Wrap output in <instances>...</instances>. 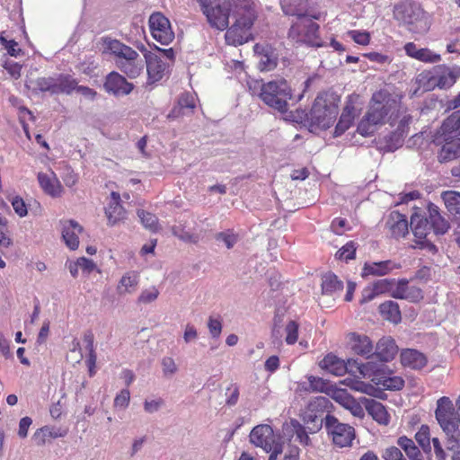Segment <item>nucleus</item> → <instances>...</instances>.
I'll return each mask as SVG.
<instances>
[{"instance_id": "1", "label": "nucleus", "mask_w": 460, "mask_h": 460, "mask_svg": "<svg viewBox=\"0 0 460 460\" xmlns=\"http://www.w3.org/2000/svg\"><path fill=\"white\" fill-rule=\"evenodd\" d=\"M341 96L333 91L320 93L309 112L303 111L311 126L326 129L335 121L339 113Z\"/></svg>"}, {"instance_id": "2", "label": "nucleus", "mask_w": 460, "mask_h": 460, "mask_svg": "<svg viewBox=\"0 0 460 460\" xmlns=\"http://www.w3.org/2000/svg\"><path fill=\"white\" fill-rule=\"evenodd\" d=\"M137 48L144 53L146 66L147 81L146 87L155 84L170 75L171 66L174 61V52L172 48L163 49L155 46L160 54L148 51L143 44L137 46Z\"/></svg>"}, {"instance_id": "3", "label": "nucleus", "mask_w": 460, "mask_h": 460, "mask_svg": "<svg viewBox=\"0 0 460 460\" xmlns=\"http://www.w3.org/2000/svg\"><path fill=\"white\" fill-rule=\"evenodd\" d=\"M107 48L116 57L118 68L131 79L138 77L144 70V62L138 53L117 40L107 42Z\"/></svg>"}, {"instance_id": "4", "label": "nucleus", "mask_w": 460, "mask_h": 460, "mask_svg": "<svg viewBox=\"0 0 460 460\" xmlns=\"http://www.w3.org/2000/svg\"><path fill=\"white\" fill-rule=\"evenodd\" d=\"M260 98L266 105L283 114L288 111V101L292 99V90L286 80H273L262 84Z\"/></svg>"}, {"instance_id": "5", "label": "nucleus", "mask_w": 460, "mask_h": 460, "mask_svg": "<svg viewBox=\"0 0 460 460\" xmlns=\"http://www.w3.org/2000/svg\"><path fill=\"white\" fill-rule=\"evenodd\" d=\"M380 95V93L373 95L368 111L358 125L357 131L363 137L372 135L376 131V126L384 124L391 111L392 105L389 101L385 102L379 101L377 96Z\"/></svg>"}, {"instance_id": "6", "label": "nucleus", "mask_w": 460, "mask_h": 460, "mask_svg": "<svg viewBox=\"0 0 460 460\" xmlns=\"http://www.w3.org/2000/svg\"><path fill=\"white\" fill-rule=\"evenodd\" d=\"M436 419L445 433L458 432L460 427V411L446 396L437 402Z\"/></svg>"}, {"instance_id": "7", "label": "nucleus", "mask_w": 460, "mask_h": 460, "mask_svg": "<svg viewBox=\"0 0 460 460\" xmlns=\"http://www.w3.org/2000/svg\"><path fill=\"white\" fill-rule=\"evenodd\" d=\"M324 428L332 442L340 447H350L356 437L352 426L341 422L335 416L329 413L324 417Z\"/></svg>"}, {"instance_id": "8", "label": "nucleus", "mask_w": 460, "mask_h": 460, "mask_svg": "<svg viewBox=\"0 0 460 460\" xmlns=\"http://www.w3.org/2000/svg\"><path fill=\"white\" fill-rule=\"evenodd\" d=\"M200 6L210 26L215 29H228V6L221 5L217 0H201Z\"/></svg>"}, {"instance_id": "9", "label": "nucleus", "mask_w": 460, "mask_h": 460, "mask_svg": "<svg viewBox=\"0 0 460 460\" xmlns=\"http://www.w3.org/2000/svg\"><path fill=\"white\" fill-rule=\"evenodd\" d=\"M394 16L401 26L418 25L424 16V11L415 2L403 1L394 6Z\"/></svg>"}, {"instance_id": "10", "label": "nucleus", "mask_w": 460, "mask_h": 460, "mask_svg": "<svg viewBox=\"0 0 460 460\" xmlns=\"http://www.w3.org/2000/svg\"><path fill=\"white\" fill-rule=\"evenodd\" d=\"M250 442L270 453L278 443H283L279 436H276L271 426L260 424L255 426L250 433Z\"/></svg>"}, {"instance_id": "11", "label": "nucleus", "mask_w": 460, "mask_h": 460, "mask_svg": "<svg viewBox=\"0 0 460 460\" xmlns=\"http://www.w3.org/2000/svg\"><path fill=\"white\" fill-rule=\"evenodd\" d=\"M358 95L351 94L348 96L345 107L343 108L342 113L335 127V136L343 134L351 126L355 117L360 110V108L358 107Z\"/></svg>"}, {"instance_id": "12", "label": "nucleus", "mask_w": 460, "mask_h": 460, "mask_svg": "<svg viewBox=\"0 0 460 460\" xmlns=\"http://www.w3.org/2000/svg\"><path fill=\"white\" fill-rule=\"evenodd\" d=\"M103 87L108 93L115 97H121L128 95L135 86L132 83L128 82L123 75L113 71L106 76Z\"/></svg>"}, {"instance_id": "13", "label": "nucleus", "mask_w": 460, "mask_h": 460, "mask_svg": "<svg viewBox=\"0 0 460 460\" xmlns=\"http://www.w3.org/2000/svg\"><path fill=\"white\" fill-rule=\"evenodd\" d=\"M253 49L254 52L260 58L258 68L261 71H272L277 67L279 53L275 48L270 44L257 43L254 45Z\"/></svg>"}, {"instance_id": "14", "label": "nucleus", "mask_w": 460, "mask_h": 460, "mask_svg": "<svg viewBox=\"0 0 460 460\" xmlns=\"http://www.w3.org/2000/svg\"><path fill=\"white\" fill-rule=\"evenodd\" d=\"M349 344L354 354L362 356L366 358L374 357L375 347L368 336L351 332L349 333Z\"/></svg>"}, {"instance_id": "15", "label": "nucleus", "mask_w": 460, "mask_h": 460, "mask_svg": "<svg viewBox=\"0 0 460 460\" xmlns=\"http://www.w3.org/2000/svg\"><path fill=\"white\" fill-rule=\"evenodd\" d=\"M385 227L389 230L391 237L395 239L404 237L409 232L407 217L398 211H392L389 214Z\"/></svg>"}, {"instance_id": "16", "label": "nucleus", "mask_w": 460, "mask_h": 460, "mask_svg": "<svg viewBox=\"0 0 460 460\" xmlns=\"http://www.w3.org/2000/svg\"><path fill=\"white\" fill-rule=\"evenodd\" d=\"M398 352L395 341L390 336L382 337L374 349V356L382 362L393 360Z\"/></svg>"}, {"instance_id": "17", "label": "nucleus", "mask_w": 460, "mask_h": 460, "mask_svg": "<svg viewBox=\"0 0 460 460\" xmlns=\"http://www.w3.org/2000/svg\"><path fill=\"white\" fill-rule=\"evenodd\" d=\"M349 366L347 367V373H349L353 376H357L358 374L361 377H371L372 376H376L380 371L383 365H376L373 362H367L363 364L358 362V359L348 358L345 363H350Z\"/></svg>"}, {"instance_id": "18", "label": "nucleus", "mask_w": 460, "mask_h": 460, "mask_svg": "<svg viewBox=\"0 0 460 460\" xmlns=\"http://www.w3.org/2000/svg\"><path fill=\"white\" fill-rule=\"evenodd\" d=\"M172 233L184 243H198L200 240V234L197 231V223L195 221L173 226Z\"/></svg>"}, {"instance_id": "19", "label": "nucleus", "mask_w": 460, "mask_h": 460, "mask_svg": "<svg viewBox=\"0 0 460 460\" xmlns=\"http://www.w3.org/2000/svg\"><path fill=\"white\" fill-rule=\"evenodd\" d=\"M400 358L402 366L415 370L422 369L428 363L427 357L414 349H402Z\"/></svg>"}, {"instance_id": "20", "label": "nucleus", "mask_w": 460, "mask_h": 460, "mask_svg": "<svg viewBox=\"0 0 460 460\" xmlns=\"http://www.w3.org/2000/svg\"><path fill=\"white\" fill-rule=\"evenodd\" d=\"M234 18L231 29H251L257 18V13L252 5H243L237 8Z\"/></svg>"}, {"instance_id": "21", "label": "nucleus", "mask_w": 460, "mask_h": 460, "mask_svg": "<svg viewBox=\"0 0 460 460\" xmlns=\"http://www.w3.org/2000/svg\"><path fill=\"white\" fill-rule=\"evenodd\" d=\"M350 363H345V361L332 353L327 354L319 363L321 368L325 371L341 376L347 373V367Z\"/></svg>"}, {"instance_id": "22", "label": "nucleus", "mask_w": 460, "mask_h": 460, "mask_svg": "<svg viewBox=\"0 0 460 460\" xmlns=\"http://www.w3.org/2000/svg\"><path fill=\"white\" fill-rule=\"evenodd\" d=\"M404 50L409 57L419 61L436 63L440 60V55L433 53L427 48L419 49L413 42L406 43Z\"/></svg>"}, {"instance_id": "23", "label": "nucleus", "mask_w": 460, "mask_h": 460, "mask_svg": "<svg viewBox=\"0 0 460 460\" xmlns=\"http://www.w3.org/2000/svg\"><path fill=\"white\" fill-rule=\"evenodd\" d=\"M111 197V200L105 209V214L109 224L113 226L125 218L126 210L120 204V195L118 192L112 191Z\"/></svg>"}, {"instance_id": "24", "label": "nucleus", "mask_w": 460, "mask_h": 460, "mask_svg": "<svg viewBox=\"0 0 460 460\" xmlns=\"http://www.w3.org/2000/svg\"><path fill=\"white\" fill-rule=\"evenodd\" d=\"M317 32L318 31H288V37L296 43L310 47H321L323 40Z\"/></svg>"}, {"instance_id": "25", "label": "nucleus", "mask_w": 460, "mask_h": 460, "mask_svg": "<svg viewBox=\"0 0 460 460\" xmlns=\"http://www.w3.org/2000/svg\"><path fill=\"white\" fill-rule=\"evenodd\" d=\"M83 227L75 220H68L64 224L62 229V237L66 244L71 249L75 250L79 245L77 233H81Z\"/></svg>"}, {"instance_id": "26", "label": "nucleus", "mask_w": 460, "mask_h": 460, "mask_svg": "<svg viewBox=\"0 0 460 460\" xmlns=\"http://www.w3.org/2000/svg\"><path fill=\"white\" fill-rule=\"evenodd\" d=\"M38 181L44 192L48 195L53 198L60 195L62 186L54 172L50 174L39 172Z\"/></svg>"}, {"instance_id": "27", "label": "nucleus", "mask_w": 460, "mask_h": 460, "mask_svg": "<svg viewBox=\"0 0 460 460\" xmlns=\"http://www.w3.org/2000/svg\"><path fill=\"white\" fill-rule=\"evenodd\" d=\"M334 400L348 409L352 415L356 417H363L364 410L362 406L351 396L346 390H337L333 396Z\"/></svg>"}, {"instance_id": "28", "label": "nucleus", "mask_w": 460, "mask_h": 460, "mask_svg": "<svg viewBox=\"0 0 460 460\" xmlns=\"http://www.w3.org/2000/svg\"><path fill=\"white\" fill-rule=\"evenodd\" d=\"M399 268H401V265L396 264L392 261L365 263L363 275L384 276L388 274L393 269Z\"/></svg>"}, {"instance_id": "29", "label": "nucleus", "mask_w": 460, "mask_h": 460, "mask_svg": "<svg viewBox=\"0 0 460 460\" xmlns=\"http://www.w3.org/2000/svg\"><path fill=\"white\" fill-rule=\"evenodd\" d=\"M381 316L391 323H398L402 320V314L398 303L388 300L382 303L378 307Z\"/></svg>"}, {"instance_id": "30", "label": "nucleus", "mask_w": 460, "mask_h": 460, "mask_svg": "<svg viewBox=\"0 0 460 460\" xmlns=\"http://www.w3.org/2000/svg\"><path fill=\"white\" fill-rule=\"evenodd\" d=\"M411 228L416 238L425 239L431 226L428 218L415 214L411 217Z\"/></svg>"}, {"instance_id": "31", "label": "nucleus", "mask_w": 460, "mask_h": 460, "mask_svg": "<svg viewBox=\"0 0 460 460\" xmlns=\"http://www.w3.org/2000/svg\"><path fill=\"white\" fill-rule=\"evenodd\" d=\"M368 413L380 424L387 425L390 420V417L385 408V406L376 400H368L366 405Z\"/></svg>"}, {"instance_id": "32", "label": "nucleus", "mask_w": 460, "mask_h": 460, "mask_svg": "<svg viewBox=\"0 0 460 460\" xmlns=\"http://www.w3.org/2000/svg\"><path fill=\"white\" fill-rule=\"evenodd\" d=\"M55 90L54 94L66 93L70 94L76 87L77 82L68 75H58L54 77Z\"/></svg>"}, {"instance_id": "33", "label": "nucleus", "mask_w": 460, "mask_h": 460, "mask_svg": "<svg viewBox=\"0 0 460 460\" xmlns=\"http://www.w3.org/2000/svg\"><path fill=\"white\" fill-rule=\"evenodd\" d=\"M441 199L451 215L460 216V192L454 190L443 191Z\"/></svg>"}, {"instance_id": "34", "label": "nucleus", "mask_w": 460, "mask_h": 460, "mask_svg": "<svg viewBox=\"0 0 460 460\" xmlns=\"http://www.w3.org/2000/svg\"><path fill=\"white\" fill-rule=\"evenodd\" d=\"M397 445L405 452L410 460H423L419 447L412 439L402 436L398 438Z\"/></svg>"}, {"instance_id": "35", "label": "nucleus", "mask_w": 460, "mask_h": 460, "mask_svg": "<svg viewBox=\"0 0 460 460\" xmlns=\"http://www.w3.org/2000/svg\"><path fill=\"white\" fill-rule=\"evenodd\" d=\"M460 156V138H455L443 145L439 154L441 162L450 161Z\"/></svg>"}, {"instance_id": "36", "label": "nucleus", "mask_w": 460, "mask_h": 460, "mask_svg": "<svg viewBox=\"0 0 460 460\" xmlns=\"http://www.w3.org/2000/svg\"><path fill=\"white\" fill-rule=\"evenodd\" d=\"M253 36L250 31H226L225 40L226 44L240 46L252 40Z\"/></svg>"}, {"instance_id": "37", "label": "nucleus", "mask_w": 460, "mask_h": 460, "mask_svg": "<svg viewBox=\"0 0 460 460\" xmlns=\"http://www.w3.org/2000/svg\"><path fill=\"white\" fill-rule=\"evenodd\" d=\"M65 435L66 431H61L59 429L45 426L35 432L33 438L38 446H42L45 444L47 438H57L64 437Z\"/></svg>"}, {"instance_id": "38", "label": "nucleus", "mask_w": 460, "mask_h": 460, "mask_svg": "<svg viewBox=\"0 0 460 460\" xmlns=\"http://www.w3.org/2000/svg\"><path fill=\"white\" fill-rule=\"evenodd\" d=\"M331 406V401L327 397L320 395L309 402L306 411L323 417L325 411H329Z\"/></svg>"}, {"instance_id": "39", "label": "nucleus", "mask_w": 460, "mask_h": 460, "mask_svg": "<svg viewBox=\"0 0 460 460\" xmlns=\"http://www.w3.org/2000/svg\"><path fill=\"white\" fill-rule=\"evenodd\" d=\"M442 135L457 133L460 135V110L454 111L446 119L441 126Z\"/></svg>"}, {"instance_id": "40", "label": "nucleus", "mask_w": 460, "mask_h": 460, "mask_svg": "<svg viewBox=\"0 0 460 460\" xmlns=\"http://www.w3.org/2000/svg\"><path fill=\"white\" fill-rule=\"evenodd\" d=\"M304 427L306 428L311 434L317 433L324 425V418L321 415L305 411L303 416Z\"/></svg>"}, {"instance_id": "41", "label": "nucleus", "mask_w": 460, "mask_h": 460, "mask_svg": "<svg viewBox=\"0 0 460 460\" xmlns=\"http://www.w3.org/2000/svg\"><path fill=\"white\" fill-rule=\"evenodd\" d=\"M291 427L293 428V433L296 436V440H297L302 446L308 447L312 445L311 438L309 437L310 431L304 427L297 420H290Z\"/></svg>"}, {"instance_id": "42", "label": "nucleus", "mask_w": 460, "mask_h": 460, "mask_svg": "<svg viewBox=\"0 0 460 460\" xmlns=\"http://www.w3.org/2000/svg\"><path fill=\"white\" fill-rule=\"evenodd\" d=\"M343 288V283L333 273H327L323 278L322 289L323 294H332Z\"/></svg>"}, {"instance_id": "43", "label": "nucleus", "mask_w": 460, "mask_h": 460, "mask_svg": "<svg viewBox=\"0 0 460 460\" xmlns=\"http://www.w3.org/2000/svg\"><path fill=\"white\" fill-rule=\"evenodd\" d=\"M373 381L376 380L377 385H382L386 390L399 391L404 386V380L401 376H381L379 378L373 377Z\"/></svg>"}, {"instance_id": "44", "label": "nucleus", "mask_w": 460, "mask_h": 460, "mask_svg": "<svg viewBox=\"0 0 460 460\" xmlns=\"http://www.w3.org/2000/svg\"><path fill=\"white\" fill-rule=\"evenodd\" d=\"M459 71H450L448 75H441L439 77H430L429 79V84L432 85H436L440 89H445L453 85L456 82V77L459 75Z\"/></svg>"}, {"instance_id": "45", "label": "nucleus", "mask_w": 460, "mask_h": 460, "mask_svg": "<svg viewBox=\"0 0 460 460\" xmlns=\"http://www.w3.org/2000/svg\"><path fill=\"white\" fill-rule=\"evenodd\" d=\"M214 238L217 243H223L227 249H232L239 241L238 234L230 229L217 233Z\"/></svg>"}, {"instance_id": "46", "label": "nucleus", "mask_w": 460, "mask_h": 460, "mask_svg": "<svg viewBox=\"0 0 460 460\" xmlns=\"http://www.w3.org/2000/svg\"><path fill=\"white\" fill-rule=\"evenodd\" d=\"M137 216L146 228L152 232H156L158 230V218L155 215L143 209H138Z\"/></svg>"}, {"instance_id": "47", "label": "nucleus", "mask_w": 460, "mask_h": 460, "mask_svg": "<svg viewBox=\"0 0 460 460\" xmlns=\"http://www.w3.org/2000/svg\"><path fill=\"white\" fill-rule=\"evenodd\" d=\"M415 439L424 452L429 453L431 451L429 428L427 425L420 427V430L415 434Z\"/></svg>"}, {"instance_id": "48", "label": "nucleus", "mask_w": 460, "mask_h": 460, "mask_svg": "<svg viewBox=\"0 0 460 460\" xmlns=\"http://www.w3.org/2000/svg\"><path fill=\"white\" fill-rule=\"evenodd\" d=\"M137 275L135 272L127 273L124 275L118 286V290L121 294L123 292H131V288H135L137 285Z\"/></svg>"}, {"instance_id": "49", "label": "nucleus", "mask_w": 460, "mask_h": 460, "mask_svg": "<svg viewBox=\"0 0 460 460\" xmlns=\"http://www.w3.org/2000/svg\"><path fill=\"white\" fill-rule=\"evenodd\" d=\"M149 29H171V22L162 13H152L148 20Z\"/></svg>"}, {"instance_id": "50", "label": "nucleus", "mask_w": 460, "mask_h": 460, "mask_svg": "<svg viewBox=\"0 0 460 460\" xmlns=\"http://www.w3.org/2000/svg\"><path fill=\"white\" fill-rule=\"evenodd\" d=\"M447 436V448L453 452L452 460L460 459V443L458 438L460 437V430L456 433H446Z\"/></svg>"}, {"instance_id": "51", "label": "nucleus", "mask_w": 460, "mask_h": 460, "mask_svg": "<svg viewBox=\"0 0 460 460\" xmlns=\"http://www.w3.org/2000/svg\"><path fill=\"white\" fill-rule=\"evenodd\" d=\"M429 221L436 234H444L450 227L449 222L441 215Z\"/></svg>"}, {"instance_id": "52", "label": "nucleus", "mask_w": 460, "mask_h": 460, "mask_svg": "<svg viewBox=\"0 0 460 460\" xmlns=\"http://www.w3.org/2000/svg\"><path fill=\"white\" fill-rule=\"evenodd\" d=\"M357 246L353 241L347 243L336 253V257L345 261L355 259Z\"/></svg>"}, {"instance_id": "53", "label": "nucleus", "mask_w": 460, "mask_h": 460, "mask_svg": "<svg viewBox=\"0 0 460 460\" xmlns=\"http://www.w3.org/2000/svg\"><path fill=\"white\" fill-rule=\"evenodd\" d=\"M177 103L182 108L183 111L187 112L188 115L193 113V110L195 109V101L190 93H181L179 96Z\"/></svg>"}, {"instance_id": "54", "label": "nucleus", "mask_w": 460, "mask_h": 460, "mask_svg": "<svg viewBox=\"0 0 460 460\" xmlns=\"http://www.w3.org/2000/svg\"><path fill=\"white\" fill-rule=\"evenodd\" d=\"M35 87L40 92H49L54 94V77H39L33 82Z\"/></svg>"}, {"instance_id": "55", "label": "nucleus", "mask_w": 460, "mask_h": 460, "mask_svg": "<svg viewBox=\"0 0 460 460\" xmlns=\"http://www.w3.org/2000/svg\"><path fill=\"white\" fill-rule=\"evenodd\" d=\"M152 37L162 45L171 43L175 35L174 31H149Z\"/></svg>"}, {"instance_id": "56", "label": "nucleus", "mask_w": 460, "mask_h": 460, "mask_svg": "<svg viewBox=\"0 0 460 460\" xmlns=\"http://www.w3.org/2000/svg\"><path fill=\"white\" fill-rule=\"evenodd\" d=\"M84 342L85 343V349L89 352L88 358H91V363L93 364L94 359H97V355L94 350V336L92 331L88 330L84 333Z\"/></svg>"}, {"instance_id": "57", "label": "nucleus", "mask_w": 460, "mask_h": 460, "mask_svg": "<svg viewBox=\"0 0 460 460\" xmlns=\"http://www.w3.org/2000/svg\"><path fill=\"white\" fill-rule=\"evenodd\" d=\"M0 41L10 56L16 58L22 53V49L18 48V43L14 40H7L0 35Z\"/></svg>"}, {"instance_id": "58", "label": "nucleus", "mask_w": 460, "mask_h": 460, "mask_svg": "<svg viewBox=\"0 0 460 460\" xmlns=\"http://www.w3.org/2000/svg\"><path fill=\"white\" fill-rule=\"evenodd\" d=\"M285 331L287 332L286 342L289 345L296 343L298 337V323L295 321H289Z\"/></svg>"}, {"instance_id": "59", "label": "nucleus", "mask_w": 460, "mask_h": 460, "mask_svg": "<svg viewBox=\"0 0 460 460\" xmlns=\"http://www.w3.org/2000/svg\"><path fill=\"white\" fill-rule=\"evenodd\" d=\"M382 457L385 460H407L403 456L401 449L395 446H391L384 449Z\"/></svg>"}, {"instance_id": "60", "label": "nucleus", "mask_w": 460, "mask_h": 460, "mask_svg": "<svg viewBox=\"0 0 460 460\" xmlns=\"http://www.w3.org/2000/svg\"><path fill=\"white\" fill-rule=\"evenodd\" d=\"M208 328L213 339H218L222 332V323L218 318L208 317Z\"/></svg>"}, {"instance_id": "61", "label": "nucleus", "mask_w": 460, "mask_h": 460, "mask_svg": "<svg viewBox=\"0 0 460 460\" xmlns=\"http://www.w3.org/2000/svg\"><path fill=\"white\" fill-rule=\"evenodd\" d=\"M408 283L406 279L398 280L396 287L392 288L391 296L396 299H405Z\"/></svg>"}, {"instance_id": "62", "label": "nucleus", "mask_w": 460, "mask_h": 460, "mask_svg": "<svg viewBox=\"0 0 460 460\" xmlns=\"http://www.w3.org/2000/svg\"><path fill=\"white\" fill-rule=\"evenodd\" d=\"M394 285H395L394 279H379L373 284L374 288H376V290L378 294H382V293L389 292V291L392 292V288H394Z\"/></svg>"}, {"instance_id": "63", "label": "nucleus", "mask_w": 460, "mask_h": 460, "mask_svg": "<svg viewBox=\"0 0 460 460\" xmlns=\"http://www.w3.org/2000/svg\"><path fill=\"white\" fill-rule=\"evenodd\" d=\"M67 358L75 363H79L84 356L81 349L80 342L77 339H74L72 341V348L70 349Z\"/></svg>"}, {"instance_id": "64", "label": "nucleus", "mask_w": 460, "mask_h": 460, "mask_svg": "<svg viewBox=\"0 0 460 460\" xmlns=\"http://www.w3.org/2000/svg\"><path fill=\"white\" fill-rule=\"evenodd\" d=\"M405 300H409L410 302L416 303L420 301L423 298L422 290L415 286H407Z\"/></svg>"}]
</instances>
